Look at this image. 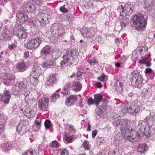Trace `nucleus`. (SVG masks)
<instances>
[{
    "label": "nucleus",
    "instance_id": "obj_50",
    "mask_svg": "<svg viewBox=\"0 0 155 155\" xmlns=\"http://www.w3.org/2000/svg\"><path fill=\"white\" fill-rule=\"evenodd\" d=\"M22 155H34L33 150H26Z\"/></svg>",
    "mask_w": 155,
    "mask_h": 155
},
{
    "label": "nucleus",
    "instance_id": "obj_44",
    "mask_svg": "<svg viewBox=\"0 0 155 155\" xmlns=\"http://www.w3.org/2000/svg\"><path fill=\"white\" fill-rule=\"evenodd\" d=\"M46 129H48L49 127L52 126V124L51 121L48 119L46 120L44 123Z\"/></svg>",
    "mask_w": 155,
    "mask_h": 155
},
{
    "label": "nucleus",
    "instance_id": "obj_49",
    "mask_svg": "<svg viewBox=\"0 0 155 155\" xmlns=\"http://www.w3.org/2000/svg\"><path fill=\"white\" fill-rule=\"evenodd\" d=\"M60 153L61 155H68V150L65 148L62 149L61 150Z\"/></svg>",
    "mask_w": 155,
    "mask_h": 155
},
{
    "label": "nucleus",
    "instance_id": "obj_26",
    "mask_svg": "<svg viewBox=\"0 0 155 155\" xmlns=\"http://www.w3.org/2000/svg\"><path fill=\"white\" fill-rule=\"evenodd\" d=\"M77 101V97L76 95H71L66 100L65 104L68 106H69L72 104H74V102Z\"/></svg>",
    "mask_w": 155,
    "mask_h": 155
},
{
    "label": "nucleus",
    "instance_id": "obj_63",
    "mask_svg": "<svg viewBox=\"0 0 155 155\" xmlns=\"http://www.w3.org/2000/svg\"><path fill=\"white\" fill-rule=\"evenodd\" d=\"M83 100V98H81L79 100V103H78V106L81 107H83V105L82 104V101Z\"/></svg>",
    "mask_w": 155,
    "mask_h": 155
},
{
    "label": "nucleus",
    "instance_id": "obj_5",
    "mask_svg": "<svg viewBox=\"0 0 155 155\" xmlns=\"http://www.w3.org/2000/svg\"><path fill=\"white\" fill-rule=\"evenodd\" d=\"M129 131L127 132V130H125L124 134L125 135L124 137L125 139L131 142L137 141L140 138V135L135 130H132L131 132L129 129Z\"/></svg>",
    "mask_w": 155,
    "mask_h": 155
},
{
    "label": "nucleus",
    "instance_id": "obj_32",
    "mask_svg": "<svg viewBox=\"0 0 155 155\" xmlns=\"http://www.w3.org/2000/svg\"><path fill=\"white\" fill-rule=\"evenodd\" d=\"M82 35L84 38H91L92 35L91 31L86 28L82 30Z\"/></svg>",
    "mask_w": 155,
    "mask_h": 155
},
{
    "label": "nucleus",
    "instance_id": "obj_17",
    "mask_svg": "<svg viewBox=\"0 0 155 155\" xmlns=\"http://www.w3.org/2000/svg\"><path fill=\"white\" fill-rule=\"evenodd\" d=\"M127 112L133 114L134 115L138 114L140 112V108L136 105H132L126 108Z\"/></svg>",
    "mask_w": 155,
    "mask_h": 155
},
{
    "label": "nucleus",
    "instance_id": "obj_15",
    "mask_svg": "<svg viewBox=\"0 0 155 155\" xmlns=\"http://www.w3.org/2000/svg\"><path fill=\"white\" fill-rule=\"evenodd\" d=\"M17 21L20 23V25L23 24L28 19V16L23 12H20L18 13L16 15Z\"/></svg>",
    "mask_w": 155,
    "mask_h": 155
},
{
    "label": "nucleus",
    "instance_id": "obj_34",
    "mask_svg": "<svg viewBox=\"0 0 155 155\" xmlns=\"http://www.w3.org/2000/svg\"><path fill=\"white\" fill-rule=\"evenodd\" d=\"M2 37L3 39L5 41H9L11 39V37L8 34V31L6 30L3 31L2 32Z\"/></svg>",
    "mask_w": 155,
    "mask_h": 155
},
{
    "label": "nucleus",
    "instance_id": "obj_57",
    "mask_svg": "<svg viewBox=\"0 0 155 155\" xmlns=\"http://www.w3.org/2000/svg\"><path fill=\"white\" fill-rule=\"evenodd\" d=\"M153 71V70L150 68H147L146 69L145 73L146 74H149Z\"/></svg>",
    "mask_w": 155,
    "mask_h": 155
},
{
    "label": "nucleus",
    "instance_id": "obj_31",
    "mask_svg": "<svg viewBox=\"0 0 155 155\" xmlns=\"http://www.w3.org/2000/svg\"><path fill=\"white\" fill-rule=\"evenodd\" d=\"M15 84L19 87L21 91L25 92L26 90H28L26 89V84L24 82H18Z\"/></svg>",
    "mask_w": 155,
    "mask_h": 155
},
{
    "label": "nucleus",
    "instance_id": "obj_47",
    "mask_svg": "<svg viewBox=\"0 0 155 155\" xmlns=\"http://www.w3.org/2000/svg\"><path fill=\"white\" fill-rule=\"evenodd\" d=\"M60 11L63 13H68V9L65 8V5H63V6H61L60 8Z\"/></svg>",
    "mask_w": 155,
    "mask_h": 155
},
{
    "label": "nucleus",
    "instance_id": "obj_18",
    "mask_svg": "<svg viewBox=\"0 0 155 155\" xmlns=\"http://www.w3.org/2000/svg\"><path fill=\"white\" fill-rule=\"evenodd\" d=\"M51 47L50 45H46L41 50V55L46 57L51 54Z\"/></svg>",
    "mask_w": 155,
    "mask_h": 155
},
{
    "label": "nucleus",
    "instance_id": "obj_64",
    "mask_svg": "<svg viewBox=\"0 0 155 155\" xmlns=\"http://www.w3.org/2000/svg\"><path fill=\"white\" fill-rule=\"evenodd\" d=\"M97 131L96 130H94L92 134V137L93 138H94L97 134Z\"/></svg>",
    "mask_w": 155,
    "mask_h": 155
},
{
    "label": "nucleus",
    "instance_id": "obj_2",
    "mask_svg": "<svg viewBox=\"0 0 155 155\" xmlns=\"http://www.w3.org/2000/svg\"><path fill=\"white\" fill-rule=\"evenodd\" d=\"M76 52L75 50H70L67 52L66 54L62 57L63 60H62L60 63V65L63 66L67 64L71 65L74 62V58L76 56Z\"/></svg>",
    "mask_w": 155,
    "mask_h": 155
},
{
    "label": "nucleus",
    "instance_id": "obj_28",
    "mask_svg": "<svg viewBox=\"0 0 155 155\" xmlns=\"http://www.w3.org/2000/svg\"><path fill=\"white\" fill-rule=\"evenodd\" d=\"M42 65L44 67L50 68L56 65V63L54 61L49 60L43 63Z\"/></svg>",
    "mask_w": 155,
    "mask_h": 155
},
{
    "label": "nucleus",
    "instance_id": "obj_42",
    "mask_svg": "<svg viewBox=\"0 0 155 155\" xmlns=\"http://www.w3.org/2000/svg\"><path fill=\"white\" fill-rule=\"evenodd\" d=\"M61 93L63 94V97H67L70 95V92L68 89L64 87L63 90L61 92Z\"/></svg>",
    "mask_w": 155,
    "mask_h": 155
},
{
    "label": "nucleus",
    "instance_id": "obj_45",
    "mask_svg": "<svg viewBox=\"0 0 155 155\" xmlns=\"http://www.w3.org/2000/svg\"><path fill=\"white\" fill-rule=\"evenodd\" d=\"M51 146L53 148H57L59 146V144L56 140H54L50 143Z\"/></svg>",
    "mask_w": 155,
    "mask_h": 155
},
{
    "label": "nucleus",
    "instance_id": "obj_37",
    "mask_svg": "<svg viewBox=\"0 0 155 155\" xmlns=\"http://www.w3.org/2000/svg\"><path fill=\"white\" fill-rule=\"evenodd\" d=\"M147 149V147L145 144H142L139 146L137 150L138 151L141 153L144 152Z\"/></svg>",
    "mask_w": 155,
    "mask_h": 155
},
{
    "label": "nucleus",
    "instance_id": "obj_29",
    "mask_svg": "<svg viewBox=\"0 0 155 155\" xmlns=\"http://www.w3.org/2000/svg\"><path fill=\"white\" fill-rule=\"evenodd\" d=\"M23 92L19 89V88L15 84L14 85L12 88L11 93L12 95L17 96L20 94H22L21 93Z\"/></svg>",
    "mask_w": 155,
    "mask_h": 155
},
{
    "label": "nucleus",
    "instance_id": "obj_19",
    "mask_svg": "<svg viewBox=\"0 0 155 155\" xmlns=\"http://www.w3.org/2000/svg\"><path fill=\"white\" fill-rule=\"evenodd\" d=\"M41 74L40 67L37 65H34L31 75L32 77H39Z\"/></svg>",
    "mask_w": 155,
    "mask_h": 155
},
{
    "label": "nucleus",
    "instance_id": "obj_46",
    "mask_svg": "<svg viewBox=\"0 0 155 155\" xmlns=\"http://www.w3.org/2000/svg\"><path fill=\"white\" fill-rule=\"evenodd\" d=\"M104 138L103 137H98L96 138V142L98 144H101L104 143Z\"/></svg>",
    "mask_w": 155,
    "mask_h": 155
},
{
    "label": "nucleus",
    "instance_id": "obj_16",
    "mask_svg": "<svg viewBox=\"0 0 155 155\" xmlns=\"http://www.w3.org/2000/svg\"><path fill=\"white\" fill-rule=\"evenodd\" d=\"M57 76L56 74H50L48 78L46 84L48 86H52L57 82Z\"/></svg>",
    "mask_w": 155,
    "mask_h": 155
},
{
    "label": "nucleus",
    "instance_id": "obj_3",
    "mask_svg": "<svg viewBox=\"0 0 155 155\" xmlns=\"http://www.w3.org/2000/svg\"><path fill=\"white\" fill-rule=\"evenodd\" d=\"M137 73L138 71L137 70L132 71L129 78L132 84L135 87L140 88L143 85V80L142 76Z\"/></svg>",
    "mask_w": 155,
    "mask_h": 155
},
{
    "label": "nucleus",
    "instance_id": "obj_13",
    "mask_svg": "<svg viewBox=\"0 0 155 155\" xmlns=\"http://www.w3.org/2000/svg\"><path fill=\"white\" fill-rule=\"evenodd\" d=\"M146 113L149 114L147 116L143 121L146 123L147 124L150 128L154 123V114L153 112H150L149 110H147Z\"/></svg>",
    "mask_w": 155,
    "mask_h": 155
},
{
    "label": "nucleus",
    "instance_id": "obj_48",
    "mask_svg": "<svg viewBox=\"0 0 155 155\" xmlns=\"http://www.w3.org/2000/svg\"><path fill=\"white\" fill-rule=\"evenodd\" d=\"M17 47V45L16 43H12L8 46V48L11 50H15Z\"/></svg>",
    "mask_w": 155,
    "mask_h": 155
},
{
    "label": "nucleus",
    "instance_id": "obj_22",
    "mask_svg": "<svg viewBox=\"0 0 155 155\" xmlns=\"http://www.w3.org/2000/svg\"><path fill=\"white\" fill-rule=\"evenodd\" d=\"M62 29V25L59 23H57L53 25L51 28V31L52 32H54L55 33L57 34Z\"/></svg>",
    "mask_w": 155,
    "mask_h": 155
},
{
    "label": "nucleus",
    "instance_id": "obj_12",
    "mask_svg": "<svg viewBox=\"0 0 155 155\" xmlns=\"http://www.w3.org/2000/svg\"><path fill=\"white\" fill-rule=\"evenodd\" d=\"M49 102V99L46 97L40 99L38 101V105L39 108L43 111L48 110L47 104Z\"/></svg>",
    "mask_w": 155,
    "mask_h": 155
},
{
    "label": "nucleus",
    "instance_id": "obj_25",
    "mask_svg": "<svg viewBox=\"0 0 155 155\" xmlns=\"http://www.w3.org/2000/svg\"><path fill=\"white\" fill-rule=\"evenodd\" d=\"M29 94L30 92L28 90H26L25 92H23L21 93L22 94L25 96V101L27 104L32 103L34 99L33 98L29 96Z\"/></svg>",
    "mask_w": 155,
    "mask_h": 155
},
{
    "label": "nucleus",
    "instance_id": "obj_8",
    "mask_svg": "<svg viewBox=\"0 0 155 155\" xmlns=\"http://www.w3.org/2000/svg\"><path fill=\"white\" fill-rule=\"evenodd\" d=\"M137 127L141 133L147 136H149L151 134L150 127L143 121L139 124Z\"/></svg>",
    "mask_w": 155,
    "mask_h": 155
},
{
    "label": "nucleus",
    "instance_id": "obj_38",
    "mask_svg": "<svg viewBox=\"0 0 155 155\" xmlns=\"http://www.w3.org/2000/svg\"><path fill=\"white\" fill-rule=\"evenodd\" d=\"M27 10L29 12H33L35 9V6L31 3H28L26 7Z\"/></svg>",
    "mask_w": 155,
    "mask_h": 155
},
{
    "label": "nucleus",
    "instance_id": "obj_4",
    "mask_svg": "<svg viewBox=\"0 0 155 155\" xmlns=\"http://www.w3.org/2000/svg\"><path fill=\"white\" fill-rule=\"evenodd\" d=\"M48 15L45 13H41L38 14L37 18L38 21V23L36 21H31V25L35 28H37L39 26H43L45 25V22L48 20Z\"/></svg>",
    "mask_w": 155,
    "mask_h": 155
},
{
    "label": "nucleus",
    "instance_id": "obj_24",
    "mask_svg": "<svg viewBox=\"0 0 155 155\" xmlns=\"http://www.w3.org/2000/svg\"><path fill=\"white\" fill-rule=\"evenodd\" d=\"M124 81L123 80H120L117 81L114 84V87L116 91L118 93H121L123 89L122 86L123 85Z\"/></svg>",
    "mask_w": 155,
    "mask_h": 155
},
{
    "label": "nucleus",
    "instance_id": "obj_55",
    "mask_svg": "<svg viewBox=\"0 0 155 155\" xmlns=\"http://www.w3.org/2000/svg\"><path fill=\"white\" fill-rule=\"evenodd\" d=\"M112 152L114 155H119V150L117 148H115L114 150H112Z\"/></svg>",
    "mask_w": 155,
    "mask_h": 155
},
{
    "label": "nucleus",
    "instance_id": "obj_11",
    "mask_svg": "<svg viewBox=\"0 0 155 155\" xmlns=\"http://www.w3.org/2000/svg\"><path fill=\"white\" fill-rule=\"evenodd\" d=\"M135 7L132 4H126L124 6V12H120V16L122 17L130 15L134 10Z\"/></svg>",
    "mask_w": 155,
    "mask_h": 155
},
{
    "label": "nucleus",
    "instance_id": "obj_62",
    "mask_svg": "<svg viewBox=\"0 0 155 155\" xmlns=\"http://www.w3.org/2000/svg\"><path fill=\"white\" fill-rule=\"evenodd\" d=\"M6 146L5 148H4V150H8L10 149V147H11L8 143H6Z\"/></svg>",
    "mask_w": 155,
    "mask_h": 155
},
{
    "label": "nucleus",
    "instance_id": "obj_33",
    "mask_svg": "<svg viewBox=\"0 0 155 155\" xmlns=\"http://www.w3.org/2000/svg\"><path fill=\"white\" fill-rule=\"evenodd\" d=\"M129 21L130 19L129 18H123L120 21V25L122 28L127 26L129 24Z\"/></svg>",
    "mask_w": 155,
    "mask_h": 155
},
{
    "label": "nucleus",
    "instance_id": "obj_10",
    "mask_svg": "<svg viewBox=\"0 0 155 155\" xmlns=\"http://www.w3.org/2000/svg\"><path fill=\"white\" fill-rule=\"evenodd\" d=\"M94 99L90 97L87 100V104L89 105L94 104L97 107L99 104H101V101L103 99L102 96L100 94H96L94 95Z\"/></svg>",
    "mask_w": 155,
    "mask_h": 155
},
{
    "label": "nucleus",
    "instance_id": "obj_40",
    "mask_svg": "<svg viewBox=\"0 0 155 155\" xmlns=\"http://www.w3.org/2000/svg\"><path fill=\"white\" fill-rule=\"evenodd\" d=\"M60 98V96L59 94L56 93L53 94L51 98V101L54 103H55L56 102L57 100L59 99Z\"/></svg>",
    "mask_w": 155,
    "mask_h": 155
},
{
    "label": "nucleus",
    "instance_id": "obj_60",
    "mask_svg": "<svg viewBox=\"0 0 155 155\" xmlns=\"http://www.w3.org/2000/svg\"><path fill=\"white\" fill-rule=\"evenodd\" d=\"M4 131V126L3 125H0V135L3 133Z\"/></svg>",
    "mask_w": 155,
    "mask_h": 155
},
{
    "label": "nucleus",
    "instance_id": "obj_56",
    "mask_svg": "<svg viewBox=\"0 0 155 155\" xmlns=\"http://www.w3.org/2000/svg\"><path fill=\"white\" fill-rule=\"evenodd\" d=\"M35 3L37 5L40 6L42 4V0H35L34 1Z\"/></svg>",
    "mask_w": 155,
    "mask_h": 155
},
{
    "label": "nucleus",
    "instance_id": "obj_43",
    "mask_svg": "<svg viewBox=\"0 0 155 155\" xmlns=\"http://www.w3.org/2000/svg\"><path fill=\"white\" fill-rule=\"evenodd\" d=\"M144 90V94L145 97H148L151 96V90L150 89H145Z\"/></svg>",
    "mask_w": 155,
    "mask_h": 155
},
{
    "label": "nucleus",
    "instance_id": "obj_23",
    "mask_svg": "<svg viewBox=\"0 0 155 155\" xmlns=\"http://www.w3.org/2000/svg\"><path fill=\"white\" fill-rule=\"evenodd\" d=\"M155 2V0H146L144 3V8L148 11L150 12L152 9Z\"/></svg>",
    "mask_w": 155,
    "mask_h": 155
},
{
    "label": "nucleus",
    "instance_id": "obj_53",
    "mask_svg": "<svg viewBox=\"0 0 155 155\" xmlns=\"http://www.w3.org/2000/svg\"><path fill=\"white\" fill-rule=\"evenodd\" d=\"M95 113L98 116H101V115L102 114V111L101 110V109L98 108L96 109Z\"/></svg>",
    "mask_w": 155,
    "mask_h": 155
},
{
    "label": "nucleus",
    "instance_id": "obj_36",
    "mask_svg": "<svg viewBox=\"0 0 155 155\" xmlns=\"http://www.w3.org/2000/svg\"><path fill=\"white\" fill-rule=\"evenodd\" d=\"M108 101L106 99H103L101 101V104H99L100 107L104 109L107 108V102Z\"/></svg>",
    "mask_w": 155,
    "mask_h": 155
},
{
    "label": "nucleus",
    "instance_id": "obj_14",
    "mask_svg": "<svg viewBox=\"0 0 155 155\" xmlns=\"http://www.w3.org/2000/svg\"><path fill=\"white\" fill-rule=\"evenodd\" d=\"M11 97V94L10 91L7 90H5L3 94L0 97L1 101L5 104H8Z\"/></svg>",
    "mask_w": 155,
    "mask_h": 155
},
{
    "label": "nucleus",
    "instance_id": "obj_35",
    "mask_svg": "<svg viewBox=\"0 0 155 155\" xmlns=\"http://www.w3.org/2000/svg\"><path fill=\"white\" fill-rule=\"evenodd\" d=\"M61 55V53L59 50L58 49L53 52L52 57L53 59H56L60 56Z\"/></svg>",
    "mask_w": 155,
    "mask_h": 155
},
{
    "label": "nucleus",
    "instance_id": "obj_21",
    "mask_svg": "<svg viewBox=\"0 0 155 155\" xmlns=\"http://www.w3.org/2000/svg\"><path fill=\"white\" fill-rule=\"evenodd\" d=\"M27 63L24 61L19 62L16 65V68L18 72H24L27 69Z\"/></svg>",
    "mask_w": 155,
    "mask_h": 155
},
{
    "label": "nucleus",
    "instance_id": "obj_20",
    "mask_svg": "<svg viewBox=\"0 0 155 155\" xmlns=\"http://www.w3.org/2000/svg\"><path fill=\"white\" fill-rule=\"evenodd\" d=\"M28 33L23 27L19 28L16 32V35L20 39H25Z\"/></svg>",
    "mask_w": 155,
    "mask_h": 155
},
{
    "label": "nucleus",
    "instance_id": "obj_51",
    "mask_svg": "<svg viewBox=\"0 0 155 155\" xmlns=\"http://www.w3.org/2000/svg\"><path fill=\"white\" fill-rule=\"evenodd\" d=\"M64 140L65 141H66L65 142L66 143V142L68 143L72 142L73 138L71 136L68 137L67 136H66L65 137Z\"/></svg>",
    "mask_w": 155,
    "mask_h": 155
},
{
    "label": "nucleus",
    "instance_id": "obj_41",
    "mask_svg": "<svg viewBox=\"0 0 155 155\" xmlns=\"http://www.w3.org/2000/svg\"><path fill=\"white\" fill-rule=\"evenodd\" d=\"M83 145L85 150H89L91 147V145L89 144V142L87 140H85L84 142Z\"/></svg>",
    "mask_w": 155,
    "mask_h": 155
},
{
    "label": "nucleus",
    "instance_id": "obj_1",
    "mask_svg": "<svg viewBox=\"0 0 155 155\" xmlns=\"http://www.w3.org/2000/svg\"><path fill=\"white\" fill-rule=\"evenodd\" d=\"M132 22L136 29L138 31L143 29L147 24V21L144 18L143 15L142 14L134 15L133 17Z\"/></svg>",
    "mask_w": 155,
    "mask_h": 155
},
{
    "label": "nucleus",
    "instance_id": "obj_6",
    "mask_svg": "<svg viewBox=\"0 0 155 155\" xmlns=\"http://www.w3.org/2000/svg\"><path fill=\"white\" fill-rule=\"evenodd\" d=\"M0 78L2 81L6 86H9L11 84V81L15 79V77L13 74L0 73Z\"/></svg>",
    "mask_w": 155,
    "mask_h": 155
},
{
    "label": "nucleus",
    "instance_id": "obj_9",
    "mask_svg": "<svg viewBox=\"0 0 155 155\" xmlns=\"http://www.w3.org/2000/svg\"><path fill=\"white\" fill-rule=\"evenodd\" d=\"M114 124L117 126H118L119 125H121L120 128L121 133L123 134H124L125 130H127V132L129 131L128 124L125 120L117 119L114 122Z\"/></svg>",
    "mask_w": 155,
    "mask_h": 155
},
{
    "label": "nucleus",
    "instance_id": "obj_27",
    "mask_svg": "<svg viewBox=\"0 0 155 155\" xmlns=\"http://www.w3.org/2000/svg\"><path fill=\"white\" fill-rule=\"evenodd\" d=\"M26 131V126L19 124L16 128V133L19 135L23 134Z\"/></svg>",
    "mask_w": 155,
    "mask_h": 155
},
{
    "label": "nucleus",
    "instance_id": "obj_30",
    "mask_svg": "<svg viewBox=\"0 0 155 155\" xmlns=\"http://www.w3.org/2000/svg\"><path fill=\"white\" fill-rule=\"evenodd\" d=\"M72 88L73 90L75 91H79L82 88V85L78 82H73L72 83Z\"/></svg>",
    "mask_w": 155,
    "mask_h": 155
},
{
    "label": "nucleus",
    "instance_id": "obj_61",
    "mask_svg": "<svg viewBox=\"0 0 155 155\" xmlns=\"http://www.w3.org/2000/svg\"><path fill=\"white\" fill-rule=\"evenodd\" d=\"M38 77H33L31 79H30V81L31 83H33V81H34L35 82L37 83L38 82Z\"/></svg>",
    "mask_w": 155,
    "mask_h": 155
},
{
    "label": "nucleus",
    "instance_id": "obj_59",
    "mask_svg": "<svg viewBox=\"0 0 155 155\" xmlns=\"http://www.w3.org/2000/svg\"><path fill=\"white\" fill-rule=\"evenodd\" d=\"M5 65H6L7 66H8L10 64H11V61L8 59H5Z\"/></svg>",
    "mask_w": 155,
    "mask_h": 155
},
{
    "label": "nucleus",
    "instance_id": "obj_7",
    "mask_svg": "<svg viewBox=\"0 0 155 155\" xmlns=\"http://www.w3.org/2000/svg\"><path fill=\"white\" fill-rule=\"evenodd\" d=\"M42 41L41 38L37 37L35 39H31L27 43L24 44L25 47L28 49H36L40 45Z\"/></svg>",
    "mask_w": 155,
    "mask_h": 155
},
{
    "label": "nucleus",
    "instance_id": "obj_58",
    "mask_svg": "<svg viewBox=\"0 0 155 155\" xmlns=\"http://www.w3.org/2000/svg\"><path fill=\"white\" fill-rule=\"evenodd\" d=\"M72 84L70 82H68L64 86V87L68 89V88H72Z\"/></svg>",
    "mask_w": 155,
    "mask_h": 155
},
{
    "label": "nucleus",
    "instance_id": "obj_39",
    "mask_svg": "<svg viewBox=\"0 0 155 155\" xmlns=\"http://www.w3.org/2000/svg\"><path fill=\"white\" fill-rule=\"evenodd\" d=\"M107 76L104 73H102V75L100 77H99L97 78L98 80L102 81H106L108 78Z\"/></svg>",
    "mask_w": 155,
    "mask_h": 155
},
{
    "label": "nucleus",
    "instance_id": "obj_54",
    "mask_svg": "<svg viewBox=\"0 0 155 155\" xmlns=\"http://www.w3.org/2000/svg\"><path fill=\"white\" fill-rule=\"evenodd\" d=\"M117 10L120 13V12H124V6L123 5L119 6L117 8Z\"/></svg>",
    "mask_w": 155,
    "mask_h": 155
},
{
    "label": "nucleus",
    "instance_id": "obj_52",
    "mask_svg": "<svg viewBox=\"0 0 155 155\" xmlns=\"http://www.w3.org/2000/svg\"><path fill=\"white\" fill-rule=\"evenodd\" d=\"M67 17L68 20L69 21H72L74 19V17L71 14H68L67 15Z\"/></svg>",
    "mask_w": 155,
    "mask_h": 155
}]
</instances>
